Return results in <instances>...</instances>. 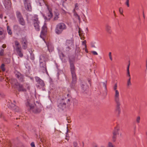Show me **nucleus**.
I'll use <instances>...</instances> for the list:
<instances>
[{
    "instance_id": "obj_1",
    "label": "nucleus",
    "mask_w": 147,
    "mask_h": 147,
    "mask_svg": "<svg viewBox=\"0 0 147 147\" xmlns=\"http://www.w3.org/2000/svg\"><path fill=\"white\" fill-rule=\"evenodd\" d=\"M117 84L116 83L115 84L113 87V89L115 91L114 94V100L116 104V111L118 112L119 114L120 112V106L121 103L119 98V92L117 90Z\"/></svg>"
},
{
    "instance_id": "obj_2",
    "label": "nucleus",
    "mask_w": 147,
    "mask_h": 147,
    "mask_svg": "<svg viewBox=\"0 0 147 147\" xmlns=\"http://www.w3.org/2000/svg\"><path fill=\"white\" fill-rule=\"evenodd\" d=\"M26 105L28 107V109L31 112H32L34 113H40L41 109L40 108V105L38 104V105L31 104L30 102L28 101L26 103Z\"/></svg>"
},
{
    "instance_id": "obj_3",
    "label": "nucleus",
    "mask_w": 147,
    "mask_h": 147,
    "mask_svg": "<svg viewBox=\"0 0 147 147\" xmlns=\"http://www.w3.org/2000/svg\"><path fill=\"white\" fill-rule=\"evenodd\" d=\"M70 69L72 78V81L70 85V86L71 88H74L76 83L77 77L75 73L74 66L73 63L70 64Z\"/></svg>"
},
{
    "instance_id": "obj_4",
    "label": "nucleus",
    "mask_w": 147,
    "mask_h": 147,
    "mask_svg": "<svg viewBox=\"0 0 147 147\" xmlns=\"http://www.w3.org/2000/svg\"><path fill=\"white\" fill-rule=\"evenodd\" d=\"M40 58V70L43 73H46L48 74L45 58L42 56H41Z\"/></svg>"
},
{
    "instance_id": "obj_5",
    "label": "nucleus",
    "mask_w": 147,
    "mask_h": 147,
    "mask_svg": "<svg viewBox=\"0 0 147 147\" xmlns=\"http://www.w3.org/2000/svg\"><path fill=\"white\" fill-rule=\"evenodd\" d=\"M67 28L66 25L63 22L58 23L56 26L55 31L56 33L57 34H61L63 30Z\"/></svg>"
},
{
    "instance_id": "obj_6",
    "label": "nucleus",
    "mask_w": 147,
    "mask_h": 147,
    "mask_svg": "<svg viewBox=\"0 0 147 147\" xmlns=\"http://www.w3.org/2000/svg\"><path fill=\"white\" fill-rule=\"evenodd\" d=\"M70 99H62L58 103V107L61 109H63L67 105L68 106L70 105Z\"/></svg>"
},
{
    "instance_id": "obj_7",
    "label": "nucleus",
    "mask_w": 147,
    "mask_h": 147,
    "mask_svg": "<svg viewBox=\"0 0 147 147\" xmlns=\"http://www.w3.org/2000/svg\"><path fill=\"white\" fill-rule=\"evenodd\" d=\"M35 79L36 81L37 82L36 84L37 87L40 88H42L43 90H45V88L44 87L45 86V84L44 81L38 77H35Z\"/></svg>"
},
{
    "instance_id": "obj_8",
    "label": "nucleus",
    "mask_w": 147,
    "mask_h": 147,
    "mask_svg": "<svg viewBox=\"0 0 147 147\" xmlns=\"http://www.w3.org/2000/svg\"><path fill=\"white\" fill-rule=\"evenodd\" d=\"M15 44L16 47V50L18 54L21 57H22L23 54L22 53V49L19 42L16 40L15 41Z\"/></svg>"
},
{
    "instance_id": "obj_9",
    "label": "nucleus",
    "mask_w": 147,
    "mask_h": 147,
    "mask_svg": "<svg viewBox=\"0 0 147 147\" xmlns=\"http://www.w3.org/2000/svg\"><path fill=\"white\" fill-rule=\"evenodd\" d=\"M120 130L119 126L117 125L115 127L114 130L113 131V136L112 137L113 141L115 142L117 138V135L119 134V131Z\"/></svg>"
},
{
    "instance_id": "obj_10",
    "label": "nucleus",
    "mask_w": 147,
    "mask_h": 147,
    "mask_svg": "<svg viewBox=\"0 0 147 147\" xmlns=\"http://www.w3.org/2000/svg\"><path fill=\"white\" fill-rule=\"evenodd\" d=\"M21 42L22 45V47L24 49H26L27 47L28 41L25 37H22L21 39Z\"/></svg>"
},
{
    "instance_id": "obj_11",
    "label": "nucleus",
    "mask_w": 147,
    "mask_h": 147,
    "mask_svg": "<svg viewBox=\"0 0 147 147\" xmlns=\"http://www.w3.org/2000/svg\"><path fill=\"white\" fill-rule=\"evenodd\" d=\"M26 85V84H25L22 85L19 83L16 88H17L19 91L25 92L26 91L25 88Z\"/></svg>"
},
{
    "instance_id": "obj_12",
    "label": "nucleus",
    "mask_w": 147,
    "mask_h": 147,
    "mask_svg": "<svg viewBox=\"0 0 147 147\" xmlns=\"http://www.w3.org/2000/svg\"><path fill=\"white\" fill-rule=\"evenodd\" d=\"M15 76L18 80L20 82H23L24 81V76L20 73L17 72L15 73Z\"/></svg>"
},
{
    "instance_id": "obj_13",
    "label": "nucleus",
    "mask_w": 147,
    "mask_h": 147,
    "mask_svg": "<svg viewBox=\"0 0 147 147\" xmlns=\"http://www.w3.org/2000/svg\"><path fill=\"white\" fill-rule=\"evenodd\" d=\"M10 83L11 85L14 88H16L19 84L16 79L12 78L10 80Z\"/></svg>"
},
{
    "instance_id": "obj_14",
    "label": "nucleus",
    "mask_w": 147,
    "mask_h": 147,
    "mask_svg": "<svg viewBox=\"0 0 147 147\" xmlns=\"http://www.w3.org/2000/svg\"><path fill=\"white\" fill-rule=\"evenodd\" d=\"M24 7L28 11H31L32 10V7L30 3H29L24 4Z\"/></svg>"
},
{
    "instance_id": "obj_15",
    "label": "nucleus",
    "mask_w": 147,
    "mask_h": 147,
    "mask_svg": "<svg viewBox=\"0 0 147 147\" xmlns=\"http://www.w3.org/2000/svg\"><path fill=\"white\" fill-rule=\"evenodd\" d=\"M111 26L108 24H107L105 25V30L109 34H111L112 31L111 29Z\"/></svg>"
},
{
    "instance_id": "obj_16",
    "label": "nucleus",
    "mask_w": 147,
    "mask_h": 147,
    "mask_svg": "<svg viewBox=\"0 0 147 147\" xmlns=\"http://www.w3.org/2000/svg\"><path fill=\"white\" fill-rule=\"evenodd\" d=\"M4 3L5 7L9 8L11 7V3L9 0H4Z\"/></svg>"
},
{
    "instance_id": "obj_17",
    "label": "nucleus",
    "mask_w": 147,
    "mask_h": 147,
    "mask_svg": "<svg viewBox=\"0 0 147 147\" xmlns=\"http://www.w3.org/2000/svg\"><path fill=\"white\" fill-rule=\"evenodd\" d=\"M46 45L47 46L48 50L49 52H52L53 50V47L51 43L49 42L46 43Z\"/></svg>"
},
{
    "instance_id": "obj_18",
    "label": "nucleus",
    "mask_w": 147,
    "mask_h": 147,
    "mask_svg": "<svg viewBox=\"0 0 147 147\" xmlns=\"http://www.w3.org/2000/svg\"><path fill=\"white\" fill-rule=\"evenodd\" d=\"M47 28L46 25L45 24L43 25L42 28V30L41 32V35H44L47 31Z\"/></svg>"
},
{
    "instance_id": "obj_19",
    "label": "nucleus",
    "mask_w": 147,
    "mask_h": 147,
    "mask_svg": "<svg viewBox=\"0 0 147 147\" xmlns=\"http://www.w3.org/2000/svg\"><path fill=\"white\" fill-rule=\"evenodd\" d=\"M39 23L40 22H33L34 26L37 31H39L40 30Z\"/></svg>"
},
{
    "instance_id": "obj_20",
    "label": "nucleus",
    "mask_w": 147,
    "mask_h": 147,
    "mask_svg": "<svg viewBox=\"0 0 147 147\" xmlns=\"http://www.w3.org/2000/svg\"><path fill=\"white\" fill-rule=\"evenodd\" d=\"M47 11L48 13H47V16H48V19H50L52 16L53 14L51 12V9L49 8L48 6H47Z\"/></svg>"
},
{
    "instance_id": "obj_21",
    "label": "nucleus",
    "mask_w": 147,
    "mask_h": 147,
    "mask_svg": "<svg viewBox=\"0 0 147 147\" xmlns=\"http://www.w3.org/2000/svg\"><path fill=\"white\" fill-rule=\"evenodd\" d=\"M73 40H67L66 41V45L67 46H71L73 45Z\"/></svg>"
},
{
    "instance_id": "obj_22",
    "label": "nucleus",
    "mask_w": 147,
    "mask_h": 147,
    "mask_svg": "<svg viewBox=\"0 0 147 147\" xmlns=\"http://www.w3.org/2000/svg\"><path fill=\"white\" fill-rule=\"evenodd\" d=\"M19 23L22 26H24L25 25V22L23 18L18 19Z\"/></svg>"
},
{
    "instance_id": "obj_23",
    "label": "nucleus",
    "mask_w": 147,
    "mask_h": 147,
    "mask_svg": "<svg viewBox=\"0 0 147 147\" xmlns=\"http://www.w3.org/2000/svg\"><path fill=\"white\" fill-rule=\"evenodd\" d=\"M33 22H39L38 20V16L36 15H34L32 18Z\"/></svg>"
},
{
    "instance_id": "obj_24",
    "label": "nucleus",
    "mask_w": 147,
    "mask_h": 147,
    "mask_svg": "<svg viewBox=\"0 0 147 147\" xmlns=\"http://www.w3.org/2000/svg\"><path fill=\"white\" fill-rule=\"evenodd\" d=\"M9 107L10 108L13 110H15L16 109H18V107L16 106L13 104L11 103L9 104Z\"/></svg>"
},
{
    "instance_id": "obj_25",
    "label": "nucleus",
    "mask_w": 147,
    "mask_h": 147,
    "mask_svg": "<svg viewBox=\"0 0 147 147\" xmlns=\"http://www.w3.org/2000/svg\"><path fill=\"white\" fill-rule=\"evenodd\" d=\"M16 16L18 19L23 17L21 13L19 11H17Z\"/></svg>"
},
{
    "instance_id": "obj_26",
    "label": "nucleus",
    "mask_w": 147,
    "mask_h": 147,
    "mask_svg": "<svg viewBox=\"0 0 147 147\" xmlns=\"http://www.w3.org/2000/svg\"><path fill=\"white\" fill-rule=\"evenodd\" d=\"M7 32L9 35H11L12 34V32L11 29L9 26H7Z\"/></svg>"
},
{
    "instance_id": "obj_27",
    "label": "nucleus",
    "mask_w": 147,
    "mask_h": 147,
    "mask_svg": "<svg viewBox=\"0 0 147 147\" xmlns=\"http://www.w3.org/2000/svg\"><path fill=\"white\" fill-rule=\"evenodd\" d=\"M130 65V63H129L128 65L127 66V76L128 77H130V73L129 71V66Z\"/></svg>"
},
{
    "instance_id": "obj_28",
    "label": "nucleus",
    "mask_w": 147,
    "mask_h": 147,
    "mask_svg": "<svg viewBox=\"0 0 147 147\" xmlns=\"http://www.w3.org/2000/svg\"><path fill=\"white\" fill-rule=\"evenodd\" d=\"M132 84L131 82V80H127V86L128 88H129L131 85Z\"/></svg>"
},
{
    "instance_id": "obj_29",
    "label": "nucleus",
    "mask_w": 147,
    "mask_h": 147,
    "mask_svg": "<svg viewBox=\"0 0 147 147\" xmlns=\"http://www.w3.org/2000/svg\"><path fill=\"white\" fill-rule=\"evenodd\" d=\"M59 15V14L58 13H55V17L54 18V20H57L58 19V18H59V17L58 16Z\"/></svg>"
},
{
    "instance_id": "obj_30",
    "label": "nucleus",
    "mask_w": 147,
    "mask_h": 147,
    "mask_svg": "<svg viewBox=\"0 0 147 147\" xmlns=\"http://www.w3.org/2000/svg\"><path fill=\"white\" fill-rule=\"evenodd\" d=\"M107 147H115L112 144V143L110 142H109L108 143Z\"/></svg>"
},
{
    "instance_id": "obj_31",
    "label": "nucleus",
    "mask_w": 147,
    "mask_h": 147,
    "mask_svg": "<svg viewBox=\"0 0 147 147\" xmlns=\"http://www.w3.org/2000/svg\"><path fill=\"white\" fill-rule=\"evenodd\" d=\"M1 68L3 71H4L5 70V65L4 64H2L1 65Z\"/></svg>"
},
{
    "instance_id": "obj_32",
    "label": "nucleus",
    "mask_w": 147,
    "mask_h": 147,
    "mask_svg": "<svg viewBox=\"0 0 147 147\" xmlns=\"http://www.w3.org/2000/svg\"><path fill=\"white\" fill-rule=\"evenodd\" d=\"M74 15L76 18L80 21V16H79L77 13H75Z\"/></svg>"
},
{
    "instance_id": "obj_33",
    "label": "nucleus",
    "mask_w": 147,
    "mask_h": 147,
    "mask_svg": "<svg viewBox=\"0 0 147 147\" xmlns=\"http://www.w3.org/2000/svg\"><path fill=\"white\" fill-rule=\"evenodd\" d=\"M140 116H138L137 117L136 119V121L137 123H140Z\"/></svg>"
},
{
    "instance_id": "obj_34",
    "label": "nucleus",
    "mask_w": 147,
    "mask_h": 147,
    "mask_svg": "<svg viewBox=\"0 0 147 147\" xmlns=\"http://www.w3.org/2000/svg\"><path fill=\"white\" fill-rule=\"evenodd\" d=\"M86 42L85 40L82 42V45H84L85 48H86Z\"/></svg>"
},
{
    "instance_id": "obj_35",
    "label": "nucleus",
    "mask_w": 147,
    "mask_h": 147,
    "mask_svg": "<svg viewBox=\"0 0 147 147\" xmlns=\"http://www.w3.org/2000/svg\"><path fill=\"white\" fill-rule=\"evenodd\" d=\"M119 11L120 14H123V9L121 7L119 8Z\"/></svg>"
},
{
    "instance_id": "obj_36",
    "label": "nucleus",
    "mask_w": 147,
    "mask_h": 147,
    "mask_svg": "<svg viewBox=\"0 0 147 147\" xmlns=\"http://www.w3.org/2000/svg\"><path fill=\"white\" fill-rule=\"evenodd\" d=\"M125 4L127 5L128 7H129V0H126V2H125Z\"/></svg>"
},
{
    "instance_id": "obj_37",
    "label": "nucleus",
    "mask_w": 147,
    "mask_h": 147,
    "mask_svg": "<svg viewBox=\"0 0 147 147\" xmlns=\"http://www.w3.org/2000/svg\"><path fill=\"white\" fill-rule=\"evenodd\" d=\"M18 26L17 25H14L13 26L14 29L16 30L18 29Z\"/></svg>"
},
{
    "instance_id": "obj_38",
    "label": "nucleus",
    "mask_w": 147,
    "mask_h": 147,
    "mask_svg": "<svg viewBox=\"0 0 147 147\" xmlns=\"http://www.w3.org/2000/svg\"><path fill=\"white\" fill-rule=\"evenodd\" d=\"M4 50L1 49L0 51V55L2 56L3 54Z\"/></svg>"
},
{
    "instance_id": "obj_39",
    "label": "nucleus",
    "mask_w": 147,
    "mask_h": 147,
    "mask_svg": "<svg viewBox=\"0 0 147 147\" xmlns=\"http://www.w3.org/2000/svg\"><path fill=\"white\" fill-rule=\"evenodd\" d=\"M109 57L110 59V60L111 61H112V57L111 53V52H109Z\"/></svg>"
},
{
    "instance_id": "obj_40",
    "label": "nucleus",
    "mask_w": 147,
    "mask_h": 147,
    "mask_svg": "<svg viewBox=\"0 0 147 147\" xmlns=\"http://www.w3.org/2000/svg\"><path fill=\"white\" fill-rule=\"evenodd\" d=\"M80 48L78 47H77L76 49V51L78 53L80 52Z\"/></svg>"
},
{
    "instance_id": "obj_41",
    "label": "nucleus",
    "mask_w": 147,
    "mask_h": 147,
    "mask_svg": "<svg viewBox=\"0 0 147 147\" xmlns=\"http://www.w3.org/2000/svg\"><path fill=\"white\" fill-rule=\"evenodd\" d=\"M23 1L24 4L29 3V1L28 0H23Z\"/></svg>"
},
{
    "instance_id": "obj_42",
    "label": "nucleus",
    "mask_w": 147,
    "mask_h": 147,
    "mask_svg": "<svg viewBox=\"0 0 147 147\" xmlns=\"http://www.w3.org/2000/svg\"><path fill=\"white\" fill-rule=\"evenodd\" d=\"M91 52L94 55H98L97 53L95 51H92Z\"/></svg>"
},
{
    "instance_id": "obj_43",
    "label": "nucleus",
    "mask_w": 147,
    "mask_h": 147,
    "mask_svg": "<svg viewBox=\"0 0 147 147\" xmlns=\"http://www.w3.org/2000/svg\"><path fill=\"white\" fill-rule=\"evenodd\" d=\"M4 96L3 93L1 91H0V96L1 97H3Z\"/></svg>"
},
{
    "instance_id": "obj_44",
    "label": "nucleus",
    "mask_w": 147,
    "mask_h": 147,
    "mask_svg": "<svg viewBox=\"0 0 147 147\" xmlns=\"http://www.w3.org/2000/svg\"><path fill=\"white\" fill-rule=\"evenodd\" d=\"M31 146L32 147H35L34 143L33 142H32L31 143Z\"/></svg>"
},
{
    "instance_id": "obj_45",
    "label": "nucleus",
    "mask_w": 147,
    "mask_h": 147,
    "mask_svg": "<svg viewBox=\"0 0 147 147\" xmlns=\"http://www.w3.org/2000/svg\"><path fill=\"white\" fill-rule=\"evenodd\" d=\"M3 30L2 29V30H0V35H2L3 34Z\"/></svg>"
},
{
    "instance_id": "obj_46",
    "label": "nucleus",
    "mask_w": 147,
    "mask_h": 147,
    "mask_svg": "<svg viewBox=\"0 0 147 147\" xmlns=\"http://www.w3.org/2000/svg\"><path fill=\"white\" fill-rule=\"evenodd\" d=\"M84 86H85V85H84V84H82V88H83V89L84 90H85V89L86 88L87 86H86L85 87V88L84 87Z\"/></svg>"
},
{
    "instance_id": "obj_47",
    "label": "nucleus",
    "mask_w": 147,
    "mask_h": 147,
    "mask_svg": "<svg viewBox=\"0 0 147 147\" xmlns=\"http://www.w3.org/2000/svg\"><path fill=\"white\" fill-rule=\"evenodd\" d=\"M73 145L74 147H76L77 146V144L76 142H74L73 143Z\"/></svg>"
},
{
    "instance_id": "obj_48",
    "label": "nucleus",
    "mask_w": 147,
    "mask_h": 147,
    "mask_svg": "<svg viewBox=\"0 0 147 147\" xmlns=\"http://www.w3.org/2000/svg\"><path fill=\"white\" fill-rule=\"evenodd\" d=\"M78 3H76V4H75V8H78Z\"/></svg>"
},
{
    "instance_id": "obj_49",
    "label": "nucleus",
    "mask_w": 147,
    "mask_h": 147,
    "mask_svg": "<svg viewBox=\"0 0 147 147\" xmlns=\"http://www.w3.org/2000/svg\"><path fill=\"white\" fill-rule=\"evenodd\" d=\"M6 47V45H3L2 46V47L3 48H5Z\"/></svg>"
},
{
    "instance_id": "obj_50",
    "label": "nucleus",
    "mask_w": 147,
    "mask_h": 147,
    "mask_svg": "<svg viewBox=\"0 0 147 147\" xmlns=\"http://www.w3.org/2000/svg\"><path fill=\"white\" fill-rule=\"evenodd\" d=\"M16 112H18L19 111V108H18V110L17 109H16L15 110H14Z\"/></svg>"
},
{
    "instance_id": "obj_51",
    "label": "nucleus",
    "mask_w": 147,
    "mask_h": 147,
    "mask_svg": "<svg viewBox=\"0 0 147 147\" xmlns=\"http://www.w3.org/2000/svg\"><path fill=\"white\" fill-rule=\"evenodd\" d=\"M65 139L67 140H68L69 139V138L67 136V135H66V138H65Z\"/></svg>"
},
{
    "instance_id": "obj_52",
    "label": "nucleus",
    "mask_w": 147,
    "mask_h": 147,
    "mask_svg": "<svg viewBox=\"0 0 147 147\" xmlns=\"http://www.w3.org/2000/svg\"><path fill=\"white\" fill-rule=\"evenodd\" d=\"M129 77V79L127 80H131V77H130H130Z\"/></svg>"
},
{
    "instance_id": "obj_53",
    "label": "nucleus",
    "mask_w": 147,
    "mask_h": 147,
    "mask_svg": "<svg viewBox=\"0 0 147 147\" xmlns=\"http://www.w3.org/2000/svg\"><path fill=\"white\" fill-rule=\"evenodd\" d=\"M85 51L86 52H88V51H87V49H86V48H85Z\"/></svg>"
},
{
    "instance_id": "obj_54",
    "label": "nucleus",
    "mask_w": 147,
    "mask_h": 147,
    "mask_svg": "<svg viewBox=\"0 0 147 147\" xmlns=\"http://www.w3.org/2000/svg\"><path fill=\"white\" fill-rule=\"evenodd\" d=\"M70 46H68L67 48L69 50L70 49Z\"/></svg>"
},
{
    "instance_id": "obj_55",
    "label": "nucleus",
    "mask_w": 147,
    "mask_h": 147,
    "mask_svg": "<svg viewBox=\"0 0 147 147\" xmlns=\"http://www.w3.org/2000/svg\"><path fill=\"white\" fill-rule=\"evenodd\" d=\"M143 16L144 18H145V16H144V12H143Z\"/></svg>"
},
{
    "instance_id": "obj_56",
    "label": "nucleus",
    "mask_w": 147,
    "mask_h": 147,
    "mask_svg": "<svg viewBox=\"0 0 147 147\" xmlns=\"http://www.w3.org/2000/svg\"><path fill=\"white\" fill-rule=\"evenodd\" d=\"M92 47H94V48H95V46L94 45H92Z\"/></svg>"
},
{
    "instance_id": "obj_57",
    "label": "nucleus",
    "mask_w": 147,
    "mask_h": 147,
    "mask_svg": "<svg viewBox=\"0 0 147 147\" xmlns=\"http://www.w3.org/2000/svg\"><path fill=\"white\" fill-rule=\"evenodd\" d=\"M63 11H62V12L63 13H65V11L64 10H62Z\"/></svg>"
},
{
    "instance_id": "obj_58",
    "label": "nucleus",
    "mask_w": 147,
    "mask_h": 147,
    "mask_svg": "<svg viewBox=\"0 0 147 147\" xmlns=\"http://www.w3.org/2000/svg\"><path fill=\"white\" fill-rule=\"evenodd\" d=\"M0 18H2V16L1 15H0Z\"/></svg>"
},
{
    "instance_id": "obj_59",
    "label": "nucleus",
    "mask_w": 147,
    "mask_h": 147,
    "mask_svg": "<svg viewBox=\"0 0 147 147\" xmlns=\"http://www.w3.org/2000/svg\"><path fill=\"white\" fill-rule=\"evenodd\" d=\"M113 13H114V15L115 16V11H113Z\"/></svg>"
},
{
    "instance_id": "obj_60",
    "label": "nucleus",
    "mask_w": 147,
    "mask_h": 147,
    "mask_svg": "<svg viewBox=\"0 0 147 147\" xmlns=\"http://www.w3.org/2000/svg\"><path fill=\"white\" fill-rule=\"evenodd\" d=\"M67 96H70V95L69 94H67Z\"/></svg>"
},
{
    "instance_id": "obj_61",
    "label": "nucleus",
    "mask_w": 147,
    "mask_h": 147,
    "mask_svg": "<svg viewBox=\"0 0 147 147\" xmlns=\"http://www.w3.org/2000/svg\"><path fill=\"white\" fill-rule=\"evenodd\" d=\"M146 136H147V131H146Z\"/></svg>"
},
{
    "instance_id": "obj_62",
    "label": "nucleus",
    "mask_w": 147,
    "mask_h": 147,
    "mask_svg": "<svg viewBox=\"0 0 147 147\" xmlns=\"http://www.w3.org/2000/svg\"><path fill=\"white\" fill-rule=\"evenodd\" d=\"M0 30H2V28L1 27H0Z\"/></svg>"
},
{
    "instance_id": "obj_63",
    "label": "nucleus",
    "mask_w": 147,
    "mask_h": 147,
    "mask_svg": "<svg viewBox=\"0 0 147 147\" xmlns=\"http://www.w3.org/2000/svg\"><path fill=\"white\" fill-rule=\"evenodd\" d=\"M146 69H147V64H146Z\"/></svg>"
},
{
    "instance_id": "obj_64",
    "label": "nucleus",
    "mask_w": 147,
    "mask_h": 147,
    "mask_svg": "<svg viewBox=\"0 0 147 147\" xmlns=\"http://www.w3.org/2000/svg\"><path fill=\"white\" fill-rule=\"evenodd\" d=\"M146 64H147V59L146 60Z\"/></svg>"
}]
</instances>
